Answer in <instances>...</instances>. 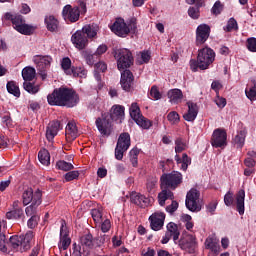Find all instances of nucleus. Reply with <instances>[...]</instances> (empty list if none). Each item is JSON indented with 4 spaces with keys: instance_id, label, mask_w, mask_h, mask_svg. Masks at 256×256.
I'll list each match as a JSON object with an SVG mask.
<instances>
[{
    "instance_id": "nucleus-61",
    "label": "nucleus",
    "mask_w": 256,
    "mask_h": 256,
    "mask_svg": "<svg viewBox=\"0 0 256 256\" xmlns=\"http://www.w3.org/2000/svg\"><path fill=\"white\" fill-rule=\"evenodd\" d=\"M188 15L191 19H197L199 17V7H190L188 9Z\"/></svg>"
},
{
    "instance_id": "nucleus-63",
    "label": "nucleus",
    "mask_w": 256,
    "mask_h": 256,
    "mask_svg": "<svg viewBox=\"0 0 256 256\" xmlns=\"http://www.w3.org/2000/svg\"><path fill=\"white\" fill-rule=\"evenodd\" d=\"M223 11V5H221L220 1H216L214 6L212 7V13L213 15H220V13Z\"/></svg>"
},
{
    "instance_id": "nucleus-19",
    "label": "nucleus",
    "mask_w": 256,
    "mask_h": 256,
    "mask_svg": "<svg viewBox=\"0 0 256 256\" xmlns=\"http://www.w3.org/2000/svg\"><path fill=\"white\" fill-rule=\"evenodd\" d=\"M150 227L153 231H161L165 223V213L155 212L149 217Z\"/></svg>"
},
{
    "instance_id": "nucleus-7",
    "label": "nucleus",
    "mask_w": 256,
    "mask_h": 256,
    "mask_svg": "<svg viewBox=\"0 0 256 256\" xmlns=\"http://www.w3.org/2000/svg\"><path fill=\"white\" fill-rule=\"evenodd\" d=\"M130 66L127 65H118V71L121 72L120 85L123 91L129 92L131 91V86L133 85V81H135V77L133 76V72L129 70Z\"/></svg>"
},
{
    "instance_id": "nucleus-32",
    "label": "nucleus",
    "mask_w": 256,
    "mask_h": 256,
    "mask_svg": "<svg viewBox=\"0 0 256 256\" xmlns=\"http://www.w3.org/2000/svg\"><path fill=\"white\" fill-rule=\"evenodd\" d=\"M168 97L170 98V103L177 105L183 101V92L179 89H172L168 92Z\"/></svg>"
},
{
    "instance_id": "nucleus-53",
    "label": "nucleus",
    "mask_w": 256,
    "mask_h": 256,
    "mask_svg": "<svg viewBox=\"0 0 256 256\" xmlns=\"http://www.w3.org/2000/svg\"><path fill=\"white\" fill-rule=\"evenodd\" d=\"M181 169L183 171H187V168L189 167V165H191V158L187 155V153H184L182 155V160H181Z\"/></svg>"
},
{
    "instance_id": "nucleus-28",
    "label": "nucleus",
    "mask_w": 256,
    "mask_h": 256,
    "mask_svg": "<svg viewBox=\"0 0 256 256\" xmlns=\"http://www.w3.org/2000/svg\"><path fill=\"white\" fill-rule=\"evenodd\" d=\"M61 128V124L59 121H52L48 124V127L46 129V138L48 141H52L55 139V136L57 133H59V129Z\"/></svg>"
},
{
    "instance_id": "nucleus-12",
    "label": "nucleus",
    "mask_w": 256,
    "mask_h": 256,
    "mask_svg": "<svg viewBox=\"0 0 256 256\" xmlns=\"http://www.w3.org/2000/svg\"><path fill=\"white\" fill-rule=\"evenodd\" d=\"M41 197V190H37L35 193H33V189L28 188L22 194L23 205H29V203L41 205Z\"/></svg>"
},
{
    "instance_id": "nucleus-10",
    "label": "nucleus",
    "mask_w": 256,
    "mask_h": 256,
    "mask_svg": "<svg viewBox=\"0 0 256 256\" xmlns=\"http://www.w3.org/2000/svg\"><path fill=\"white\" fill-rule=\"evenodd\" d=\"M112 33L117 35L118 37H126L129 33H131V29L125 23L123 18H117L113 25L110 26Z\"/></svg>"
},
{
    "instance_id": "nucleus-49",
    "label": "nucleus",
    "mask_w": 256,
    "mask_h": 256,
    "mask_svg": "<svg viewBox=\"0 0 256 256\" xmlns=\"http://www.w3.org/2000/svg\"><path fill=\"white\" fill-rule=\"evenodd\" d=\"M235 203V194L233 192L228 191L224 196V204L226 207H231Z\"/></svg>"
},
{
    "instance_id": "nucleus-52",
    "label": "nucleus",
    "mask_w": 256,
    "mask_h": 256,
    "mask_svg": "<svg viewBox=\"0 0 256 256\" xmlns=\"http://www.w3.org/2000/svg\"><path fill=\"white\" fill-rule=\"evenodd\" d=\"M150 97L152 99H154L155 101H159V99H161V97H163V95L161 94V92H159V88L154 85L151 87L150 90Z\"/></svg>"
},
{
    "instance_id": "nucleus-57",
    "label": "nucleus",
    "mask_w": 256,
    "mask_h": 256,
    "mask_svg": "<svg viewBox=\"0 0 256 256\" xmlns=\"http://www.w3.org/2000/svg\"><path fill=\"white\" fill-rule=\"evenodd\" d=\"M38 223H39V216L34 215V216H31V218L28 220L27 225H28L29 229H35V227H37Z\"/></svg>"
},
{
    "instance_id": "nucleus-41",
    "label": "nucleus",
    "mask_w": 256,
    "mask_h": 256,
    "mask_svg": "<svg viewBox=\"0 0 256 256\" xmlns=\"http://www.w3.org/2000/svg\"><path fill=\"white\" fill-rule=\"evenodd\" d=\"M72 73L74 77H80L81 79H85L87 77V70L85 66H72Z\"/></svg>"
},
{
    "instance_id": "nucleus-29",
    "label": "nucleus",
    "mask_w": 256,
    "mask_h": 256,
    "mask_svg": "<svg viewBox=\"0 0 256 256\" xmlns=\"http://www.w3.org/2000/svg\"><path fill=\"white\" fill-rule=\"evenodd\" d=\"M236 211L239 215H244L245 213V190L241 189L236 193Z\"/></svg>"
},
{
    "instance_id": "nucleus-26",
    "label": "nucleus",
    "mask_w": 256,
    "mask_h": 256,
    "mask_svg": "<svg viewBox=\"0 0 256 256\" xmlns=\"http://www.w3.org/2000/svg\"><path fill=\"white\" fill-rule=\"evenodd\" d=\"M175 199V194L169 188H161V192L158 194V203L160 207H165V202L167 200L173 201Z\"/></svg>"
},
{
    "instance_id": "nucleus-35",
    "label": "nucleus",
    "mask_w": 256,
    "mask_h": 256,
    "mask_svg": "<svg viewBox=\"0 0 256 256\" xmlns=\"http://www.w3.org/2000/svg\"><path fill=\"white\" fill-rule=\"evenodd\" d=\"M45 24L48 29V31H57L59 29V20L55 18V16H47L45 18Z\"/></svg>"
},
{
    "instance_id": "nucleus-22",
    "label": "nucleus",
    "mask_w": 256,
    "mask_h": 256,
    "mask_svg": "<svg viewBox=\"0 0 256 256\" xmlns=\"http://www.w3.org/2000/svg\"><path fill=\"white\" fill-rule=\"evenodd\" d=\"M19 205H21L19 200H16L13 202L12 210H10L6 213V219H9V220L23 219V217H24L23 208H21Z\"/></svg>"
},
{
    "instance_id": "nucleus-25",
    "label": "nucleus",
    "mask_w": 256,
    "mask_h": 256,
    "mask_svg": "<svg viewBox=\"0 0 256 256\" xmlns=\"http://www.w3.org/2000/svg\"><path fill=\"white\" fill-rule=\"evenodd\" d=\"M82 33L86 35L88 39H97V33H99V25L96 23L86 24L81 29Z\"/></svg>"
},
{
    "instance_id": "nucleus-8",
    "label": "nucleus",
    "mask_w": 256,
    "mask_h": 256,
    "mask_svg": "<svg viewBox=\"0 0 256 256\" xmlns=\"http://www.w3.org/2000/svg\"><path fill=\"white\" fill-rule=\"evenodd\" d=\"M210 143L212 147H215V149L227 147V131L221 128L215 129L213 131Z\"/></svg>"
},
{
    "instance_id": "nucleus-40",
    "label": "nucleus",
    "mask_w": 256,
    "mask_h": 256,
    "mask_svg": "<svg viewBox=\"0 0 256 256\" xmlns=\"http://www.w3.org/2000/svg\"><path fill=\"white\" fill-rule=\"evenodd\" d=\"M129 112L130 117L133 119V121H137V119L143 116V114L141 113V108H139V105H137V103L135 102L131 104Z\"/></svg>"
},
{
    "instance_id": "nucleus-33",
    "label": "nucleus",
    "mask_w": 256,
    "mask_h": 256,
    "mask_svg": "<svg viewBox=\"0 0 256 256\" xmlns=\"http://www.w3.org/2000/svg\"><path fill=\"white\" fill-rule=\"evenodd\" d=\"M247 137V130H240L237 132V135L234 137V144L238 149H243L245 145V138Z\"/></svg>"
},
{
    "instance_id": "nucleus-20",
    "label": "nucleus",
    "mask_w": 256,
    "mask_h": 256,
    "mask_svg": "<svg viewBox=\"0 0 256 256\" xmlns=\"http://www.w3.org/2000/svg\"><path fill=\"white\" fill-rule=\"evenodd\" d=\"M72 43L76 49L83 50L89 45V38L85 36L82 30H78L72 35Z\"/></svg>"
},
{
    "instance_id": "nucleus-31",
    "label": "nucleus",
    "mask_w": 256,
    "mask_h": 256,
    "mask_svg": "<svg viewBox=\"0 0 256 256\" xmlns=\"http://www.w3.org/2000/svg\"><path fill=\"white\" fill-rule=\"evenodd\" d=\"M166 233H168L169 235L172 236V239L175 243V245H177V240L179 239L181 232L179 231V227L177 226V224L170 222L167 224V231Z\"/></svg>"
},
{
    "instance_id": "nucleus-58",
    "label": "nucleus",
    "mask_w": 256,
    "mask_h": 256,
    "mask_svg": "<svg viewBox=\"0 0 256 256\" xmlns=\"http://www.w3.org/2000/svg\"><path fill=\"white\" fill-rule=\"evenodd\" d=\"M217 201L213 200L208 205H206V211L207 213H210V215H215V211L217 210Z\"/></svg>"
},
{
    "instance_id": "nucleus-5",
    "label": "nucleus",
    "mask_w": 256,
    "mask_h": 256,
    "mask_svg": "<svg viewBox=\"0 0 256 256\" xmlns=\"http://www.w3.org/2000/svg\"><path fill=\"white\" fill-rule=\"evenodd\" d=\"M129 147H131V135L124 132L120 134L118 138L115 148V159H117V161H121L124 153L129 149Z\"/></svg>"
},
{
    "instance_id": "nucleus-37",
    "label": "nucleus",
    "mask_w": 256,
    "mask_h": 256,
    "mask_svg": "<svg viewBox=\"0 0 256 256\" xmlns=\"http://www.w3.org/2000/svg\"><path fill=\"white\" fill-rule=\"evenodd\" d=\"M38 159L40 163L46 167L51 164V155L47 149H42L39 151Z\"/></svg>"
},
{
    "instance_id": "nucleus-47",
    "label": "nucleus",
    "mask_w": 256,
    "mask_h": 256,
    "mask_svg": "<svg viewBox=\"0 0 256 256\" xmlns=\"http://www.w3.org/2000/svg\"><path fill=\"white\" fill-rule=\"evenodd\" d=\"M130 161L132 163L133 167H137L138 165V157H139V149L138 148H133L130 153Z\"/></svg>"
},
{
    "instance_id": "nucleus-16",
    "label": "nucleus",
    "mask_w": 256,
    "mask_h": 256,
    "mask_svg": "<svg viewBox=\"0 0 256 256\" xmlns=\"http://www.w3.org/2000/svg\"><path fill=\"white\" fill-rule=\"evenodd\" d=\"M197 61L201 65H211L215 61V52L211 48H203L199 50Z\"/></svg>"
},
{
    "instance_id": "nucleus-34",
    "label": "nucleus",
    "mask_w": 256,
    "mask_h": 256,
    "mask_svg": "<svg viewBox=\"0 0 256 256\" xmlns=\"http://www.w3.org/2000/svg\"><path fill=\"white\" fill-rule=\"evenodd\" d=\"M82 56L84 57L87 65H105L103 62H97L99 57H97V54H90L87 51L82 52Z\"/></svg>"
},
{
    "instance_id": "nucleus-62",
    "label": "nucleus",
    "mask_w": 256,
    "mask_h": 256,
    "mask_svg": "<svg viewBox=\"0 0 256 256\" xmlns=\"http://www.w3.org/2000/svg\"><path fill=\"white\" fill-rule=\"evenodd\" d=\"M167 119L170 123H179V113L172 111L167 115Z\"/></svg>"
},
{
    "instance_id": "nucleus-50",
    "label": "nucleus",
    "mask_w": 256,
    "mask_h": 256,
    "mask_svg": "<svg viewBox=\"0 0 256 256\" xmlns=\"http://www.w3.org/2000/svg\"><path fill=\"white\" fill-rule=\"evenodd\" d=\"M158 181L159 180L157 179V177L148 178L147 183H146V189H147L148 193H151V191H153V189L155 187H157Z\"/></svg>"
},
{
    "instance_id": "nucleus-9",
    "label": "nucleus",
    "mask_w": 256,
    "mask_h": 256,
    "mask_svg": "<svg viewBox=\"0 0 256 256\" xmlns=\"http://www.w3.org/2000/svg\"><path fill=\"white\" fill-rule=\"evenodd\" d=\"M50 105L65 107V86L54 89L53 93L47 96Z\"/></svg>"
},
{
    "instance_id": "nucleus-43",
    "label": "nucleus",
    "mask_w": 256,
    "mask_h": 256,
    "mask_svg": "<svg viewBox=\"0 0 256 256\" xmlns=\"http://www.w3.org/2000/svg\"><path fill=\"white\" fill-rule=\"evenodd\" d=\"M24 90L27 91V93H30L31 95H35L39 93V85H35L31 82L25 81L23 83Z\"/></svg>"
},
{
    "instance_id": "nucleus-55",
    "label": "nucleus",
    "mask_w": 256,
    "mask_h": 256,
    "mask_svg": "<svg viewBox=\"0 0 256 256\" xmlns=\"http://www.w3.org/2000/svg\"><path fill=\"white\" fill-rule=\"evenodd\" d=\"M237 29H239V27L237 26V20H235V18H230L226 26V31H237Z\"/></svg>"
},
{
    "instance_id": "nucleus-48",
    "label": "nucleus",
    "mask_w": 256,
    "mask_h": 256,
    "mask_svg": "<svg viewBox=\"0 0 256 256\" xmlns=\"http://www.w3.org/2000/svg\"><path fill=\"white\" fill-rule=\"evenodd\" d=\"M175 153H183L185 149H187V144L183 142L182 138H178L175 140Z\"/></svg>"
},
{
    "instance_id": "nucleus-3",
    "label": "nucleus",
    "mask_w": 256,
    "mask_h": 256,
    "mask_svg": "<svg viewBox=\"0 0 256 256\" xmlns=\"http://www.w3.org/2000/svg\"><path fill=\"white\" fill-rule=\"evenodd\" d=\"M181 183H183V174L177 171L164 173L160 177L161 189H169L170 191H175V189H177Z\"/></svg>"
},
{
    "instance_id": "nucleus-51",
    "label": "nucleus",
    "mask_w": 256,
    "mask_h": 256,
    "mask_svg": "<svg viewBox=\"0 0 256 256\" xmlns=\"http://www.w3.org/2000/svg\"><path fill=\"white\" fill-rule=\"evenodd\" d=\"M41 204H36L33 202L30 206L26 207L25 213L27 217H33L34 215H37V206Z\"/></svg>"
},
{
    "instance_id": "nucleus-45",
    "label": "nucleus",
    "mask_w": 256,
    "mask_h": 256,
    "mask_svg": "<svg viewBox=\"0 0 256 256\" xmlns=\"http://www.w3.org/2000/svg\"><path fill=\"white\" fill-rule=\"evenodd\" d=\"M79 175H81V173H79V171L77 170H69L66 174H65V181L69 182V181H77V179H79Z\"/></svg>"
},
{
    "instance_id": "nucleus-56",
    "label": "nucleus",
    "mask_w": 256,
    "mask_h": 256,
    "mask_svg": "<svg viewBox=\"0 0 256 256\" xmlns=\"http://www.w3.org/2000/svg\"><path fill=\"white\" fill-rule=\"evenodd\" d=\"M101 223V231L102 233H109L111 230V220L105 219L100 222Z\"/></svg>"
},
{
    "instance_id": "nucleus-15",
    "label": "nucleus",
    "mask_w": 256,
    "mask_h": 256,
    "mask_svg": "<svg viewBox=\"0 0 256 256\" xmlns=\"http://www.w3.org/2000/svg\"><path fill=\"white\" fill-rule=\"evenodd\" d=\"M97 239L93 238L91 233L84 234L80 237V249L85 251H91V249H95V247H99V243H97Z\"/></svg>"
},
{
    "instance_id": "nucleus-2",
    "label": "nucleus",
    "mask_w": 256,
    "mask_h": 256,
    "mask_svg": "<svg viewBox=\"0 0 256 256\" xmlns=\"http://www.w3.org/2000/svg\"><path fill=\"white\" fill-rule=\"evenodd\" d=\"M3 21H11L13 29L21 35H33L35 33V27L25 22V18L21 14H11L6 12L2 17Z\"/></svg>"
},
{
    "instance_id": "nucleus-54",
    "label": "nucleus",
    "mask_w": 256,
    "mask_h": 256,
    "mask_svg": "<svg viewBox=\"0 0 256 256\" xmlns=\"http://www.w3.org/2000/svg\"><path fill=\"white\" fill-rule=\"evenodd\" d=\"M63 227L64 225L62 224L60 229V242L58 243L60 253H63L65 251V234H63Z\"/></svg>"
},
{
    "instance_id": "nucleus-36",
    "label": "nucleus",
    "mask_w": 256,
    "mask_h": 256,
    "mask_svg": "<svg viewBox=\"0 0 256 256\" xmlns=\"http://www.w3.org/2000/svg\"><path fill=\"white\" fill-rule=\"evenodd\" d=\"M52 62L53 58H51L49 55H36L33 57V63L35 65H51Z\"/></svg>"
},
{
    "instance_id": "nucleus-14",
    "label": "nucleus",
    "mask_w": 256,
    "mask_h": 256,
    "mask_svg": "<svg viewBox=\"0 0 256 256\" xmlns=\"http://www.w3.org/2000/svg\"><path fill=\"white\" fill-rule=\"evenodd\" d=\"M211 35V27L207 24H200L196 29V45H203Z\"/></svg>"
},
{
    "instance_id": "nucleus-23",
    "label": "nucleus",
    "mask_w": 256,
    "mask_h": 256,
    "mask_svg": "<svg viewBox=\"0 0 256 256\" xmlns=\"http://www.w3.org/2000/svg\"><path fill=\"white\" fill-rule=\"evenodd\" d=\"M186 105L188 107V111L183 115V119L188 122H193L197 119V115H199V106H197V103L192 101H188Z\"/></svg>"
},
{
    "instance_id": "nucleus-24",
    "label": "nucleus",
    "mask_w": 256,
    "mask_h": 256,
    "mask_svg": "<svg viewBox=\"0 0 256 256\" xmlns=\"http://www.w3.org/2000/svg\"><path fill=\"white\" fill-rule=\"evenodd\" d=\"M206 249H209L210 254L217 256L221 253V245L219 244V239L215 237H208L204 243Z\"/></svg>"
},
{
    "instance_id": "nucleus-1",
    "label": "nucleus",
    "mask_w": 256,
    "mask_h": 256,
    "mask_svg": "<svg viewBox=\"0 0 256 256\" xmlns=\"http://www.w3.org/2000/svg\"><path fill=\"white\" fill-rule=\"evenodd\" d=\"M7 231V221L0 220V251L7 253L8 249L12 251H20L23 253L31 249V241H33V231H28L24 236H12L7 242L5 232Z\"/></svg>"
},
{
    "instance_id": "nucleus-27",
    "label": "nucleus",
    "mask_w": 256,
    "mask_h": 256,
    "mask_svg": "<svg viewBox=\"0 0 256 256\" xmlns=\"http://www.w3.org/2000/svg\"><path fill=\"white\" fill-rule=\"evenodd\" d=\"M66 141H73L77 138V123L75 120H71L65 127Z\"/></svg>"
},
{
    "instance_id": "nucleus-18",
    "label": "nucleus",
    "mask_w": 256,
    "mask_h": 256,
    "mask_svg": "<svg viewBox=\"0 0 256 256\" xmlns=\"http://www.w3.org/2000/svg\"><path fill=\"white\" fill-rule=\"evenodd\" d=\"M96 127L101 135H109L111 129V119L109 118V114L105 113L102 115V118H97Z\"/></svg>"
},
{
    "instance_id": "nucleus-13",
    "label": "nucleus",
    "mask_w": 256,
    "mask_h": 256,
    "mask_svg": "<svg viewBox=\"0 0 256 256\" xmlns=\"http://www.w3.org/2000/svg\"><path fill=\"white\" fill-rule=\"evenodd\" d=\"M130 203H133V205H137V207H140V209H145L146 207L151 206V198L133 191L130 193Z\"/></svg>"
},
{
    "instance_id": "nucleus-42",
    "label": "nucleus",
    "mask_w": 256,
    "mask_h": 256,
    "mask_svg": "<svg viewBox=\"0 0 256 256\" xmlns=\"http://www.w3.org/2000/svg\"><path fill=\"white\" fill-rule=\"evenodd\" d=\"M91 217L95 223H101V221H103V209L102 208L92 209Z\"/></svg>"
},
{
    "instance_id": "nucleus-4",
    "label": "nucleus",
    "mask_w": 256,
    "mask_h": 256,
    "mask_svg": "<svg viewBox=\"0 0 256 256\" xmlns=\"http://www.w3.org/2000/svg\"><path fill=\"white\" fill-rule=\"evenodd\" d=\"M177 245L182 251L193 255L197 249V237L193 234H183L181 238L177 240Z\"/></svg>"
},
{
    "instance_id": "nucleus-60",
    "label": "nucleus",
    "mask_w": 256,
    "mask_h": 256,
    "mask_svg": "<svg viewBox=\"0 0 256 256\" xmlns=\"http://www.w3.org/2000/svg\"><path fill=\"white\" fill-rule=\"evenodd\" d=\"M177 209H179V202L172 200L171 205H168L166 207V211L167 213H170L171 215H173V213H175V211H177Z\"/></svg>"
},
{
    "instance_id": "nucleus-44",
    "label": "nucleus",
    "mask_w": 256,
    "mask_h": 256,
    "mask_svg": "<svg viewBox=\"0 0 256 256\" xmlns=\"http://www.w3.org/2000/svg\"><path fill=\"white\" fill-rule=\"evenodd\" d=\"M245 95L250 101H256V83L252 87L245 89Z\"/></svg>"
},
{
    "instance_id": "nucleus-59",
    "label": "nucleus",
    "mask_w": 256,
    "mask_h": 256,
    "mask_svg": "<svg viewBox=\"0 0 256 256\" xmlns=\"http://www.w3.org/2000/svg\"><path fill=\"white\" fill-rule=\"evenodd\" d=\"M247 49L252 53H256V38H248L247 39Z\"/></svg>"
},
{
    "instance_id": "nucleus-6",
    "label": "nucleus",
    "mask_w": 256,
    "mask_h": 256,
    "mask_svg": "<svg viewBox=\"0 0 256 256\" xmlns=\"http://www.w3.org/2000/svg\"><path fill=\"white\" fill-rule=\"evenodd\" d=\"M201 193L199 190L192 188L186 195L185 205L188 211L192 213H199L201 211V204L199 203Z\"/></svg>"
},
{
    "instance_id": "nucleus-17",
    "label": "nucleus",
    "mask_w": 256,
    "mask_h": 256,
    "mask_svg": "<svg viewBox=\"0 0 256 256\" xmlns=\"http://www.w3.org/2000/svg\"><path fill=\"white\" fill-rule=\"evenodd\" d=\"M79 94L73 88H65V107L72 109L79 105Z\"/></svg>"
},
{
    "instance_id": "nucleus-38",
    "label": "nucleus",
    "mask_w": 256,
    "mask_h": 256,
    "mask_svg": "<svg viewBox=\"0 0 256 256\" xmlns=\"http://www.w3.org/2000/svg\"><path fill=\"white\" fill-rule=\"evenodd\" d=\"M6 89L10 95H14V97H21V91L19 90L17 82L8 81L6 84Z\"/></svg>"
},
{
    "instance_id": "nucleus-39",
    "label": "nucleus",
    "mask_w": 256,
    "mask_h": 256,
    "mask_svg": "<svg viewBox=\"0 0 256 256\" xmlns=\"http://www.w3.org/2000/svg\"><path fill=\"white\" fill-rule=\"evenodd\" d=\"M35 75H37V73L35 72V68L31 66H26L22 70V77L24 81H33L35 79Z\"/></svg>"
},
{
    "instance_id": "nucleus-30",
    "label": "nucleus",
    "mask_w": 256,
    "mask_h": 256,
    "mask_svg": "<svg viewBox=\"0 0 256 256\" xmlns=\"http://www.w3.org/2000/svg\"><path fill=\"white\" fill-rule=\"evenodd\" d=\"M65 10L68 12L66 17L70 23H77V21H79V17H81L79 7L71 8V5H66Z\"/></svg>"
},
{
    "instance_id": "nucleus-21",
    "label": "nucleus",
    "mask_w": 256,
    "mask_h": 256,
    "mask_svg": "<svg viewBox=\"0 0 256 256\" xmlns=\"http://www.w3.org/2000/svg\"><path fill=\"white\" fill-rule=\"evenodd\" d=\"M109 118L112 121L122 123L123 119H125V106L119 104L113 105L110 110Z\"/></svg>"
},
{
    "instance_id": "nucleus-11",
    "label": "nucleus",
    "mask_w": 256,
    "mask_h": 256,
    "mask_svg": "<svg viewBox=\"0 0 256 256\" xmlns=\"http://www.w3.org/2000/svg\"><path fill=\"white\" fill-rule=\"evenodd\" d=\"M115 59L118 65H133V53L127 48L118 49L115 52Z\"/></svg>"
},
{
    "instance_id": "nucleus-46",
    "label": "nucleus",
    "mask_w": 256,
    "mask_h": 256,
    "mask_svg": "<svg viewBox=\"0 0 256 256\" xmlns=\"http://www.w3.org/2000/svg\"><path fill=\"white\" fill-rule=\"evenodd\" d=\"M135 123L142 127V129H150L151 125H153L151 120L146 119L144 116L138 118Z\"/></svg>"
},
{
    "instance_id": "nucleus-64",
    "label": "nucleus",
    "mask_w": 256,
    "mask_h": 256,
    "mask_svg": "<svg viewBox=\"0 0 256 256\" xmlns=\"http://www.w3.org/2000/svg\"><path fill=\"white\" fill-rule=\"evenodd\" d=\"M141 55V63H149L151 59V52L144 50L140 52Z\"/></svg>"
}]
</instances>
